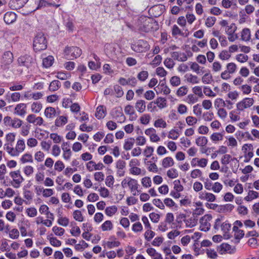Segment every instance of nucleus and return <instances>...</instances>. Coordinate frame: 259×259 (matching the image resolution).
I'll return each mask as SVG.
<instances>
[{
	"instance_id": "48",
	"label": "nucleus",
	"mask_w": 259,
	"mask_h": 259,
	"mask_svg": "<svg viewBox=\"0 0 259 259\" xmlns=\"http://www.w3.org/2000/svg\"><path fill=\"white\" fill-rule=\"evenodd\" d=\"M170 82L171 85L174 87H177L181 83L180 78L177 76H172L170 79Z\"/></svg>"
},
{
	"instance_id": "63",
	"label": "nucleus",
	"mask_w": 259,
	"mask_h": 259,
	"mask_svg": "<svg viewBox=\"0 0 259 259\" xmlns=\"http://www.w3.org/2000/svg\"><path fill=\"white\" fill-rule=\"evenodd\" d=\"M105 51L107 54H111L115 52V48L111 44H107L105 45Z\"/></svg>"
},
{
	"instance_id": "15",
	"label": "nucleus",
	"mask_w": 259,
	"mask_h": 259,
	"mask_svg": "<svg viewBox=\"0 0 259 259\" xmlns=\"http://www.w3.org/2000/svg\"><path fill=\"white\" fill-rule=\"evenodd\" d=\"M106 113V107L104 106L101 105L98 106L96 109L95 116L99 119L103 118Z\"/></svg>"
},
{
	"instance_id": "59",
	"label": "nucleus",
	"mask_w": 259,
	"mask_h": 259,
	"mask_svg": "<svg viewBox=\"0 0 259 259\" xmlns=\"http://www.w3.org/2000/svg\"><path fill=\"white\" fill-rule=\"evenodd\" d=\"M53 231L54 233L58 236H62L64 234V229L61 227H58L57 226H55L53 228Z\"/></svg>"
},
{
	"instance_id": "56",
	"label": "nucleus",
	"mask_w": 259,
	"mask_h": 259,
	"mask_svg": "<svg viewBox=\"0 0 259 259\" xmlns=\"http://www.w3.org/2000/svg\"><path fill=\"white\" fill-rule=\"evenodd\" d=\"M231 156L230 154H225L221 159L222 164L226 165L229 164L231 160Z\"/></svg>"
},
{
	"instance_id": "5",
	"label": "nucleus",
	"mask_w": 259,
	"mask_h": 259,
	"mask_svg": "<svg viewBox=\"0 0 259 259\" xmlns=\"http://www.w3.org/2000/svg\"><path fill=\"white\" fill-rule=\"evenodd\" d=\"M10 176L13 179L11 182V185L15 188L20 187L21 184L24 181V179L20 174V170L11 171Z\"/></svg>"
},
{
	"instance_id": "26",
	"label": "nucleus",
	"mask_w": 259,
	"mask_h": 259,
	"mask_svg": "<svg viewBox=\"0 0 259 259\" xmlns=\"http://www.w3.org/2000/svg\"><path fill=\"white\" fill-rule=\"evenodd\" d=\"M13 146H10L9 144H5V148L6 149L8 153L12 156H17L19 155L18 152L17 151L16 148L14 149Z\"/></svg>"
},
{
	"instance_id": "27",
	"label": "nucleus",
	"mask_w": 259,
	"mask_h": 259,
	"mask_svg": "<svg viewBox=\"0 0 259 259\" xmlns=\"http://www.w3.org/2000/svg\"><path fill=\"white\" fill-rule=\"evenodd\" d=\"M45 115L48 118H53L55 116V109L52 107H47L45 111Z\"/></svg>"
},
{
	"instance_id": "4",
	"label": "nucleus",
	"mask_w": 259,
	"mask_h": 259,
	"mask_svg": "<svg viewBox=\"0 0 259 259\" xmlns=\"http://www.w3.org/2000/svg\"><path fill=\"white\" fill-rule=\"evenodd\" d=\"M14 59L13 54L11 51L5 52L1 60V66L4 69L9 68L10 65L13 62Z\"/></svg>"
},
{
	"instance_id": "34",
	"label": "nucleus",
	"mask_w": 259,
	"mask_h": 259,
	"mask_svg": "<svg viewBox=\"0 0 259 259\" xmlns=\"http://www.w3.org/2000/svg\"><path fill=\"white\" fill-rule=\"evenodd\" d=\"M117 210V208L116 206H111L106 207L105 209V213L108 216H112L115 214Z\"/></svg>"
},
{
	"instance_id": "44",
	"label": "nucleus",
	"mask_w": 259,
	"mask_h": 259,
	"mask_svg": "<svg viewBox=\"0 0 259 259\" xmlns=\"http://www.w3.org/2000/svg\"><path fill=\"white\" fill-rule=\"evenodd\" d=\"M154 125L156 127H163L165 128L166 127V122L163 120L162 119H158L156 120L154 123Z\"/></svg>"
},
{
	"instance_id": "61",
	"label": "nucleus",
	"mask_w": 259,
	"mask_h": 259,
	"mask_svg": "<svg viewBox=\"0 0 259 259\" xmlns=\"http://www.w3.org/2000/svg\"><path fill=\"white\" fill-rule=\"evenodd\" d=\"M223 186L222 185L219 183L215 182L212 186L211 190L215 193H219L222 189Z\"/></svg>"
},
{
	"instance_id": "35",
	"label": "nucleus",
	"mask_w": 259,
	"mask_h": 259,
	"mask_svg": "<svg viewBox=\"0 0 259 259\" xmlns=\"http://www.w3.org/2000/svg\"><path fill=\"white\" fill-rule=\"evenodd\" d=\"M155 103L157 104V106L160 109L163 108L166 105V100L164 98L161 97L158 98L156 100Z\"/></svg>"
},
{
	"instance_id": "40",
	"label": "nucleus",
	"mask_w": 259,
	"mask_h": 259,
	"mask_svg": "<svg viewBox=\"0 0 259 259\" xmlns=\"http://www.w3.org/2000/svg\"><path fill=\"white\" fill-rule=\"evenodd\" d=\"M227 72H228L229 74H233L234 73L237 68V66L236 64L234 63H229L227 65Z\"/></svg>"
},
{
	"instance_id": "36",
	"label": "nucleus",
	"mask_w": 259,
	"mask_h": 259,
	"mask_svg": "<svg viewBox=\"0 0 259 259\" xmlns=\"http://www.w3.org/2000/svg\"><path fill=\"white\" fill-rule=\"evenodd\" d=\"M188 91V89L186 86H182L178 89L176 94L179 97H182L186 95Z\"/></svg>"
},
{
	"instance_id": "57",
	"label": "nucleus",
	"mask_w": 259,
	"mask_h": 259,
	"mask_svg": "<svg viewBox=\"0 0 259 259\" xmlns=\"http://www.w3.org/2000/svg\"><path fill=\"white\" fill-rule=\"evenodd\" d=\"M231 57V55L227 51H223L219 54V58L222 60L229 59Z\"/></svg>"
},
{
	"instance_id": "18",
	"label": "nucleus",
	"mask_w": 259,
	"mask_h": 259,
	"mask_svg": "<svg viewBox=\"0 0 259 259\" xmlns=\"http://www.w3.org/2000/svg\"><path fill=\"white\" fill-rule=\"evenodd\" d=\"M138 186L139 185L136 180L128 178V186L131 192L137 190L139 192V191L138 190Z\"/></svg>"
},
{
	"instance_id": "12",
	"label": "nucleus",
	"mask_w": 259,
	"mask_h": 259,
	"mask_svg": "<svg viewBox=\"0 0 259 259\" xmlns=\"http://www.w3.org/2000/svg\"><path fill=\"white\" fill-rule=\"evenodd\" d=\"M26 104L19 103L16 106L14 113L16 115L23 116L26 113Z\"/></svg>"
},
{
	"instance_id": "14",
	"label": "nucleus",
	"mask_w": 259,
	"mask_h": 259,
	"mask_svg": "<svg viewBox=\"0 0 259 259\" xmlns=\"http://www.w3.org/2000/svg\"><path fill=\"white\" fill-rule=\"evenodd\" d=\"M69 147L68 142H64L62 145V148L64 151L63 157L67 160L70 158L71 155V151Z\"/></svg>"
},
{
	"instance_id": "54",
	"label": "nucleus",
	"mask_w": 259,
	"mask_h": 259,
	"mask_svg": "<svg viewBox=\"0 0 259 259\" xmlns=\"http://www.w3.org/2000/svg\"><path fill=\"white\" fill-rule=\"evenodd\" d=\"M179 136V133L175 130H171L169 132L168 138L173 140H176Z\"/></svg>"
},
{
	"instance_id": "20",
	"label": "nucleus",
	"mask_w": 259,
	"mask_h": 259,
	"mask_svg": "<svg viewBox=\"0 0 259 259\" xmlns=\"http://www.w3.org/2000/svg\"><path fill=\"white\" fill-rule=\"evenodd\" d=\"M147 253L152 256L153 259H162L161 255L157 252L156 250L153 248H149L147 249Z\"/></svg>"
},
{
	"instance_id": "19",
	"label": "nucleus",
	"mask_w": 259,
	"mask_h": 259,
	"mask_svg": "<svg viewBox=\"0 0 259 259\" xmlns=\"http://www.w3.org/2000/svg\"><path fill=\"white\" fill-rule=\"evenodd\" d=\"M218 251L221 254H223L226 252L232 253L231 246L227 243H223L219 247Z\"/></svg>"
},
{
	"instance_id": "49",
	"label": "nucleus",
	"mask_w": 259,
	"mask_h": 259,
	"mask_svg": "<svg viewBox=\"0 0 259 259\" xmlns=\"http://www.w3.org/2000/svg\"><path fill=\"white\" fill-rule=\"evenodd\" d=\"M171 34L173 36H176L178 35H184V33H183L180 29L178 27L177 25H174L172 28V32Z\"/></svg>"
},
{
	"instance_id": "28",
	"label": "nucleus",
	"mask_w": 259,
	"mask_h": 259,
	"mask_svg": "<svg viewBox=\"0 0 259 259\" xmlns=\"http://www.w3.org/2000/svg\"><path fill=\"white\" fill-rule=\"evenodd\" d=\"M67 122V118L66 116H60L55 120V125L57 126H62Z\"/></svg>"
},
{
	"instance_id": "9",
	"label": "nucleus",
	"mask_w": 259,
	"mask_h": 259,
	"mask_svg": "<svg viewBox=\"0 0 259 259\" xmlns=\"http://www.w3.org/2000/svg\"><path fill=\"white\" fill-rule=\"evenodd\" d=\"M112 118L120 121V122L124 121L125 117L122 112V109L121 107H116L112 110L110 112Z\"/></svg>"
},
{
	"instance_id": "16",
	"label": "nucleus",
	"mask_w": 259,
	"mask_h": 259,
	"mask_svg": "<svg viewBox=\"0 0 259 259\" xmlns=\"http://www.w3.org/2000/svg\"><path fill=\"white\" fill-rule=\"evenodd\" d=\"M199 198L201 200H205L209 202L214 201L216 198L215 195L212 193L206 192H202L200 194Z\"/></svg>"
},
{
	"instance_id": "52",
	"label": "nucleus",
	"mask_w": 259,
	"mask_h": 259,
	"mask_svg": "<svg viewBox=\"0 0 259 259\" xmlns=\"http://www.w3.org/2000/svg\"><path fill=\"white\" fill-rule=\"evenodd\" d=\"M48 239H49L51 244L54 246L59 247L61 245V242L56 237H50Z\"/></svg>"
},
{
	"instance_id": "55",
	"label": "nucleus",
	"mask_w": 259,
	"mask_h": 259,
	"mask_svg": "<svg viewBox=\"0 0 259 259\" xmlns=\"http://www.w3.org/2000/svg\"><path fill=\"white\" fill-rule=\"evenodd\" d=\"M193 92L194 94L197 95L200 98L203 97V94L202 92L201 87L196 86L192 89Z\"/></svg>"
},
{
	"instance_id": "32",
	"label": "nucleus",
	"mask_w": 259,
	"mask_h": 259,
	"mask_svg": "<svg viewBox=\"0 0 259 259\" xmlns=\"http://www.w3.org/2000/svg\"><path fill=\"white\" fill-rule=\"evenodd\" d=\"M25 148V143L23 140H19L17 141L16 149L17 152H18V154L19 153L23 152Z\"/></svg>"
},
{
	"instance_id": "25",
	"label": "nucleus",
	"mask_w": 259,
	"mask_h": 259,
	"mask_svg": "<svg viewBox=\"0 0 259 259\" xmlns=\"http://www.w3.org/2000/svg\"><path fill=\"white\" fill-rule=\"evenodd\" d=\"M54 62V58L52 56H49L42 60V65L46 68L51 67Z\"/></svg>"
},
{
	"instance_id": "31",
	"label": "nucleus",
	"mask_w": 259,
	"mask_h": 259,
	"mask_svg": "<svg viewBox=\"0 0 259 259\" xmlns=\"http://www.w3.org/2000/svg\"><path fill=\"white\" fill-rule=\"evenodd\" d=\"M257 197L258 193L257 192L252 190H249L248 192L247 196L244 198V199L247 201H250Z\"/></svg>"
},
{
	"instance_id": "46",
	"label": "nucleus",
	"mask_w": 259,
	"mask_h": 259,
	"mask_svg": "<svg viewBox=\"0 0 259 259\" xmlns=\"http://www.w3.org/2000/svg\"><path fill=\"white\" fill-rule=\"evenodd\" d=\"M212 80V76L209 73L205 74L202 77V81L205 84L210 83Z\"/></svg>"
},
{
	"instance_id": "60",
	"label": "nucleus",
	"mask_w": 259,
	"mask_h": 259,
	"mask_svg": "<svg viewBox=\"0 0 259 259\" xmlns=\"http://www.w3.org/2000/svg\"><path fill=\"white\" fill-rule=\"evenodd\" d=\"M22 121L18 118H15L12 120L11 126L14 128H19L22 125Z\"/></svg>"
},
{
	"instance_id": "38",
	"label": "nucleus",
	"mask_w": 259,
	"mask_h": 259,
	"mask_svg": "<svg viewBox=\"0 0 259 259\" xmlns=\"http://www.w3.org/2000/svg\"><path fill=\"white\" fill-rule=\"evenodd\" d=\"M113 228V225L110 221H105L101 226V228L103 231L111 230Z\"/></svg>"
},
{
	"instance_id": "24",
	"label": "nucleus",
	"mask_w": 259,
	"mask_h": 259,
	"mask_svg": "<svg viewBox=\"0 0 259 259\" xmlns=\"http://www.w3.org/2000/svg\"><path fill=\"white\" fill-rule=\"evenodd\" d=\"M135 139L133 138H128L126 140H125L124 145L123 146L124 149L125 150H131L135 143Z\"/></svg>"
},
{
	"instance_id": "45",
	"label": "nucleus",
	"mask_w": 259,
	"mask_h": 259,
	"mask_svg": "<svg viewBox=\"0 0 259 259\" xmlns=\"http://www.w3.org/2000/svg\"><path fill=\"white\" fill-rule=\"evenodd\" d=\"M20 160L23 163L28 162H32L33 161L32 155L28 153L24 154Z\"/></svg>"
},
{
	"instance_id": "2",
	"label": "nucleus",
	"mask_w": 259,
	"mask_h": 259,
	"mask_svg": "<svg viewBox=\"0 0 259 259\" xmlns=\"http://www.w3.org/2000/svg\"><path fill=\"white\" fill-rule=\"evenodd\" d=\"M33 47L35 52H39L46 49L47 41L42 32H38L33 39Z\"/></svg>"
},
{
	"instance_id": "22",
	"label": "nucleus",
	"mask_w": 259,
	"mask_h": 259,
	"mask_svg": "<svg viewBox=\"0 0 259 259\" xmlns=\"http://www.w3.org/2000/svg\"><path fill=\"white\" fill-rule=\"evenodd\" d=\"M231 225L226 222L223 223L221 225V229L224 232V237L225 238H229V235L227 234L228 232L230 230Z\"/></svg>"
},
{
	"instance_id": "11",
	"label": "nucleus",
	"mask_w": 259,
	"mask_h": 259,
	"mask_svg": "<svg viewBox=\"0 0 259 259\" xmlns=\"http://www.w3.org/2000/svg\"><path fill=\"white\" fill-rule=\"evenodd\" d=\"M28 0H11L9 3L10 7L13 10H18L22 8Z\"/></svg>"
},
{
	"instance_id": "39",
	"label": "nucleus",
	"mask_w": 259,
	"mask_h": 259,
	"mask_svg": "<svg viewBox=\"0 0 259 259\" xmlns=\"http://www.w3.org/2000/svg\"><path fill=\"white\" fill-rule=\"evenodd\" d=\"M207 143V139L205 137H199L196 140V144L199 146H204Z\"/></svg>"
},
{
	"instance_id": "33",
	"label": "nucleus",
	"mask_w": 259,
	"mask_h": 259,
	"mask_svg": "<svg viewBox=\"0 0 259 259\" xmlns=\"http://www.w3.org/2000/svg\"><path fill=\"white\" fill-rule=\"evenodd\" d=\"M234 207V206L231 204H227L226 205H223L220 206V211L226 212L228 211H231Z\"/></svg>"
},
{
	"instance_id": "37",
	"label": "nucleus",
	"mask_w": 259,
	"mask_h": 259,
	"mask_svg": "<svg viewBox=\"0 0 259 259\" xmlns=\"http://www.w3.org/2000/svg\"><path fill=\"white\" fill-rule=\"evenodd\" d=\"M185 77L187 78V81L192 83H197L199 82V79L196 75H193L192 74L186 75Z\"/></svg>"
},
{
	"instance_id": "30",
	"label": "nucleus",
	"mask_w": 259,
	"mask_h": 259,
	"mask_svg": "<svg viewBox=\"0 0 259 259\" xmlns=\"http://www.w3.org/2000/svg\"><path fill=\"white\" fill-rule=\"evenodd\" d=\"M250 38V31L248 28H244L241 33V39L244 41H248Z\"/></svg>"
},
{
	"instance_id": "41",
	"label": "nucleus",
	"mask_w": 259,
	"mask_h": 259,
	"mask_svg": "<svg viewBox=\"0 0 259 259\" xmlns=\"http://www.w3.org/2000/svg\"><path fill=\"white\" fill-rule=\"evenodd\" d=\"M74 219L78 222H82L83 217L81 211L79 210H75L73 213Z\"/></svg>"
},
{
	"instance_id": "1",
	"label": "nucleus",
	"mask_w": 259,
	"mask_h": 259,
	"mask_svg": "<svg viewBox=\"0 0 259 259\" xmlns=\"http://www.w3.org/2000/svg\"><path fill=\"white\" fill-rule=\"evenodd\" d=\"M136 25L139 31L144 32L155 31L158 29V24L154 19L144 16H141L138 18Z\"/></svg>"
},
{
	"instance_id": "51",
	"label": "nucleus",
	"mask_w": 259,
	"mask_h": 259,
	"mask_svg": "<svg viewBox=\"0 0 259 259\" xmlns=\"http://www.w3.org/2000/svg\"><path fill=\"white\" fill-rule=\"evenodd\" d=\"M167 176L171 179H174L178 177L177 170L175 168H171L167 171Z\"/></svg>"
},
{
	"instance_id": "17",
	"label": "nucleus",
	"mask_w": 259,
	"mask_h": 259,
	"mask_svg": "<svg viewBox=\"0 0 259 259\" xmlns=\"http://www.w3.org/2000/svg\"><path fill=\"white\" fill-rule=\"evenodd\" d=\"M135 108L139 113H143L146 109V102L143 100H139L135 104Z\"/></svg>"
},
{
	"instance_id": "29",
	"label": "nucleus",
	"mask_w": 259,
	"mask_h": 259,
	"mask_svg": "<svg viewBox=\"0 0 259 259\" xmlns=\"http://www.w3.org/2000/svg\"><path fill=\"white\" fill-rule=\"evenodd\" d=\"M42 108V104L39 102H33L31 106V111L34 113H38Z\"/></svg>"
},
{
	"instance_id": "3",
	"label": "nucleus",
	"mask_w": 259,
	"mask_h": 259,
	"mask_svg": "<svg viewBox=\"0 0 259 259\" xmlns=\"http://www.w3.org/2000/svg\"><path fill=\"white\" fill-rule=\"evenodd\" d=\"M17 62L19 66L29 68L34 63V61L30 55H24L18 58Z\"/></svg>"
},
{
	"instance_id": "50",
	"label": "nucleus",
	"mask_w": 259,
	"mask_h": 259,
	"mask_svg": "<svg viewBox=\"0 0 259 259\" xmlns=\"http://www.w3.org/2000/svg\"><path fill=\"white\" fill-rule=\"evenodd\" d=\"M216 21V18L214 17H208L205 21V25L207 27H212Z\"/></svg>"
},
{
	"instance_id": "6",
	"label": "nucleus",
	"mask_w": 259,
	"mask_h": 259,
	"mask_svg": "<svg viewBox=\"0 0 259 259\" xmlns=\"http://www.w3.org/2000/svg\"><path fill=\"white\" fill-rule=\"evenodd\" d=\"M212 219V216L210 214H205L200 219V229L201 231L204 232L208 231L210 228L209 221Z\"/></svg>"
},
{
	"instance_id": "53",
	"label": "nucleus",
	"mask_w": 259,
	"mask_h": 259,
	"mask_svg": "<svg viewBox=\"0 0 259 259\" xmlns=\"http://www.w3.org/2000/svg\"><path fill=\"white\" fill-rule=\"evenodd\" d=\"M186 121L189 125L192 126L195 124L197 123V119L196 118L193 116H189L186 117Z\"/></svg>"
},
{
	"instance_id": "13",
	"label": "nucleus",
	"mask_w": 259,
	"mask_h": 259,
	"mask_svg": "<svg viewBox=\"0 0 259 259\" xmlns=\"http://www.w3.org/2000/svg\"><path fill=\"white\" fill-rule=\"evenodd\" d=\"M16 14L13 12H7L4 16V20L6 23L8 24H12L16 20Z\"/></svg>"
},
{
	"instance_id": "8",
	"label": "nucleus",
	"mask_w": 259,
	"mask_h": 259,
	"mask_svg": "<svg viewBox=\"0 0 259 259\" xmlns=\"http://www.w3.org/2000/svg\"><path fill=\"white\" fill-rule=\"evenodd\" d=\"M64 53L66 56H69L76 58L81 54V50L77 47H67L64 50Z\"/></svg>"
},
{
	"instance_id": "62",
	"label": "nucleus",
	"mask_w": 259,
	"mask_h": 259,
	"mask_svg": "<svg viewBox=\"0 0 259 259\" xmlns=\"http://www.w3.org/2000/svg\"><path fill=\"white\" fill-rule=\"evenodd\" d=\"M145 238L148 241H150L155 236V233L150 230H147L144 234Z\"/></svg>"
},
{
	"instance_id": "58",
	"label": "nucleus",
	"mask_w": 259,
	"mask_h": 259,
	"mask_svg": "<svg viewBox=\"0 0 259 259\" xmlns=\"http://www.w3.org/2000/svg\"><path fill=\"white\" fill-rule=\"evenodd\" d=\"M142 184L144 187L148 188L151 186V180L149 177H146L142 179Z\"/></svg>"
},
{
	"instance_id": "42",
	"label": "nucleus",
	"mask_w": 259,
	"mask_h": 259,
	"mask_svg": "<svg viewBox=\"0 0 259 259\" xmlns=\"http://www.w3.org/2000/svg\"><path fill=\"white\" fill-rule=\"evenodd\" d=\"M114 91L116 94V96L117 98H120L123 95V90L122 88L118 85H115L114 86Z\"/></svg>"
},
{
	"instance_id": "23",
	"label": "nucleus",
	"mask_w": 259,
	"mask_h": 259,
	"mask_svg": "<svg viewBox=\"0 0 259 259\" xmlns=\"http://www.w3.org/2000/svg\"><path fill=\"white\" fill-rule=\"evenodd\" d=\"M61 87V82L58 80L52 81L49 85V90L52 92L57 91Z\"/></svg>"
},
{
	"instance_id": "64",
	"label": "nucleus",
	"mask_w": 259,
	"mask_h": 259,
	"mask_svg": "<svg viewBox=\"0 0 259 259\" xmlns=\"http://www.w3.org/2000/svg\"><path fill=\"white\" fill-rule=\"evenodd\" d=\"M164 64L166 67L169 69L172 68L175 65V62L174 61L171 59L168 58L165 59Z\"/></svg>"
},
{
	"instance_id": "10",
	"label": "nucleus",
	"mask_w": 259,
	"mask_h": 259,
	"mask_svg": "<svg viewBox=\"0 0 259 259\" xmlns=\"http://www.w3.org/2000/svg\"><path fill=\"white\" fill-rule=\"evenodd\" d=\"M254 100L252 98H246L242 101L237 104V108L238 110L242 111L245 108L250 107L253 104Z\"/></svg>"
},
{
	"instance_id": "7",
	"label": "nucleus",
	"mask_w": 259,
	"mask_h": 259,
	"mask_svg": "<svg viewBox=\"0 0 259 259\" xmlns=\"http://www.w3.org/2000/svg\"><path fill=\"white\" fill-rule=\"evenodd\" d=\"M132 49L138 53L145 52L149 49V45L148 42L144 40H139L136 44L134 45Z\"/></svg>"
},
{
	"instance_id": "47",
	"label": "nucleus",
	"mask_w": 259,
	"mask_h": 259,
	"mask_svg": "<svg viewBox=\"0 0 259 259\" xmlns=\"http://www.w3.org/2000/svg\"><path fill=\"white\" fill-rule=\"evenodd\" d=\"M148 72L147 71H142L138 74L137 78L142 81H145L148 76Z\"/></svg>"
},
{
	"instance_id": "21",
	"label": "nucleus",
	"mask_w": 259,
	"mask_h": 259,
	"mask_svg": "<svg viewBox=\"0 0 259 259\" xmlns=\"http://www.w3.org/2000/svg\"><path fill=\"white\" fill-rule=\"evenodd\" d=\"M174 164L173 159L171 157L164 158L162 162V165L164 168L172 166Z\"/></svg>"
},
{
	"instance_id": "43",
	"label": "nucleus",
	"mask_w": 259,
	"mask_h": 259,
	"mask_svg": "<svg viewBox=\"0 0 259 259\" xmlns=\"http://www.w3.org/2000/svg\"><path fill=\"white\" fill-rule=\"evenodd\" d=\"M6 140L7 143L6 144H9L10 146H13V143L14 142L15 139V134L14 133H9L6 135Z\"/></svg>"
}]
</instances>
